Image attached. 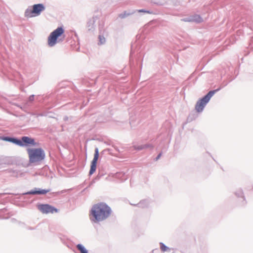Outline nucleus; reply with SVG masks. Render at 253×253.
<instances>
[{"instance_id":"39448f33","label":"nucleus","mask_w":253,"mask_h":253,"mask_svg":"<svg viewBox=\"0 0 253 253\" xmlns=\"http://www.w3.org/2000/svg\"><path fill=\"white\" fill-rule=\"evenodd\" d=\"M64 33V30L62 27H58L50 33L48 38V44L49 46H54L57 42L62 41L59 38Z\"/></svg>"},{"instance_id":"4468645a","label":"nucleus","mask_w":253,"mask_h":253,"mask_svg":"<svg viewBox=\"0 0 253 253\" xmlns=\"http://www.w3.org/2000/svg\"><path fill=\"white\" fill-rule=\"evenodd\" d=\"M234 194L237 197H241V198H243V201H245V202L243 204V205L246 203V202L245 201H246L245 197L244 196V193H243V190L242 189L240 188V189H237L235 192Z\"/></svg>"},{"instance_id":"423d86ee","label":"nucleus","mask_w":253,"mask_h":253,"mask_svg":"<svg viewBox=\"0 0 253 253\" xmlns=\"http://www.w3.org/2000/svg\"><path fill=\"white\" fill-rule=\"evenodd\" d=\"M45 9V7L42 3L34 4L32 9L30 7L27 8L25 11L24 15L26 17L31 18L39 16L41 12Z\"/></svg>"},{"instance_id":"4be33fe9","label":"nucleus","mask_w":253,"mask_h":253,"mask_svg":"<svg viewBox=\"0 0 253 253\" xmlns=\"http://www.w3.org/2000/svg\"><path fill=\"white\" fill-rule=\"evenodd\" d=\"M11 137L5 136V137H3L2 138V139L4 140V141H6L10 142V141L11 140Z\"/></svg>"},{"instance_id":"f03ea898","label":"nucleus","mask_w":253,"mask_h":253,"mask_svg":"<svg viewBox=\"0 0 253 253\" xmlns=\"http://www.w3.org/2000/svg\"><path fill=\"white\" fill-rule=\"evenodd\" d=\"M27 151L31 164L41 162L45 158V152L42 148H28Z\"/></svg>"},{"instance_id":"ddd939ff","label":"nucleus","mask_w":253,"mask_h":253,"mask_svg":"<svg viewBox=\"0 0 253 253\" xmlns=\"http://www.w3.org/2000/svg\"><path fill=\"white\" fill-rule=\"evenodd\" d=\"M135 12V10H132L130 11H125L123 13L119 14V17L121 19H124L128 16L133 14Z\"/></svg>"},{"instance_id":"bb28decb","label":"nucleus","mask_w":253,"mask_h":253,"mask_svg":"<svg viewBox=\"0 0 253 253\" xmlns=\"http://www.w3.org/2000/svg\"><path fill=\"white\" fill-rule=\"evenodd\" d=\"M126 178H127L126 176L124 175V179L126 180Z\"/></svg>"},{"instance_id":"0eeeda50","label":"nucleus","mask_w":253,"mask_h":253,"mask_svg":"<svg viewBox=\"0 0 253 253\" xmlns=\"http://www.w3.org/2000/svg\"><path fill=\"white\" fill-rule=\"evenodd\" d=\"M38 209L42 213L47 214L49 213H53L57 212L58 210L54 207L48 204H40L38 206Z\"/></svg>"},{"instance_id":"2eb2a0df","label":"nucleus","mask_w":253,"mask_h":253,"mask_svg":"<svg viewBox=\"0 0 253 253\" xmlns=\"http://www.w3.org/2000/svg\"><path fill=\"white\" fill-rule=\"evenodd\" d=\"M148 202L147 200L141 201L139 203L137 204V206L141 208H145L148 206Z\"/></svg>"},{"instance_id":"6e6552de","label":"nucleus","mask_w":253,"mask_h":253,"mask_svg":"<svg viewBox=\"0 0 253 253\" xmlns=\"http://www.w3.org/2000/svg\"><path fill=\"white\" fill-rule=\"evenodd\" d=\"M99 157V149L98 148H95L94 157L91 161L90 169L89 172L90 175H92L96 170L97 162Z\"/></svg>"},{"instance_id":"f3484780","label":"nucleus","mask_w":253,"mask_h":253,"mask_svg":"<svg viewBox=\"0 0 253 253\" xmlns=\"http://www.w3.org/2000/svg\"><path fill=\"white\" fill-rule=\"evenodd\" d=\"M160 249L163 252H170V249L165 245L163 243H160Z\"/></svg>"},{"instance_id":"aec40b11","label":"nucleus","mask_w":253,"mask_h":253,"mask_svg":"<svg viewBox=\"0 0 253 253\" xmlns=\"http://www.w3.org/2000/svg\"><path fill=\"white\" fill-rule=\"evenodd\" d=\"M152 2L157 5H162L165 4V2L162 0H152Z\"/></svg>"},{"instance_id":"7ed1b4c3","label":"nucleus","mask_w":253,"mask_h":253,"mask_svg":"<svg viewBox=\"0 0 253 253\" xmlns=\"http://www.w3.org/2000/svg\"><path fill=\"white\" fill-rule=\"evenodd\" d=\"M9 142L22 147L37 146L38 144L35 139L26 136H22L20 139L11 137Z\"/></svg>"},{"instance_id":"7c9ffc66","label":"nucleus","mask_w":253,"mask_h":253,"mask_svg":"<svg viewBox=\"0 0 253 253\" xmlns=\"http://www.w3.org/2000/svg\"><path fill=\"white\" fill-rule=\"evenodd\" d=\"M252 190H253V186L252 187Z\"/></svg>"},{"instance_id":"2f4dec72","label":"nucleus","mask_w":253,"mask_h":253,"mask_svg":"<svg viewBox=\"0 0 253 253\" xmlns=\"http://www.w3.org/2000/svg\"><path fill=\"white\" fill-rule=\"evenodd\" d=\"M252 40L253 41V37L252 38Z\"/></svg>"},{"instance_id":"f8f14e48","label":"nucleus","mask_w":253,"mask_h":253,"mask_svg":"<svg viewBox=\"0 0 253 253\" xmlns=\"http://www.w3.org/2000/svg\"><path fill=\"white\" fill-rule=\"evenodd\" d=\"M95 21L96 18L94 17L89 20L87 22V27L89 31H93L95 29Z\"/></svg>"},{"instance_id":"c85d7f7f","label":"nucleus","mask_w":253,"mask_h":253,"mask_svg":"<svg viewBox=\"0 0 253 253\" xmlns=\"http://www.w3.org/2000/svg\"><path fill=\"white\" fill-rule=\"evenodd\" d=\"M42 114H38L37 116L38 117V116H42Z\"/></svg>"},{"instance_id":"9b49d317","label":"nucleus","mask_w":253,"mask_h":253,"mask_svg":"<svg viewBox=\"0 0 253 253\" xmlns=\"http://www.w3.org/2000/svg\"><path fill=\"white\" fill-rule=\"evenodd\" d=\"M133 147L135 150L140 151L148 148H153V146L150 144H146L140 145H134Z\"/></svg>"},{"instance_id":"5701e85b","label":"nucleus","mask_w":253,"mask_h":253,"mask_svg":"<svg viewBox=\"0 0 253 253\" xmlns=\"http://www.w3.org/2000/svg\"><path fill=\"white\" fill-rule=\"evenodd\" d=\"M35 98V95H31L29 97V101H33L34 100Z\"/></svg>"},{"instance_id":"6ab92c4d","label":"nucleus","mask_w":253,"mask_h":253,"mask_svg":"<svg viewBox=\"0 0 253 253\" xmlns=\"http://www.w3.org/2000/svg\"><path fill=\"white\" fill-rule=\"evenodd\" d=\"M135 11H137L138 12H144V13H148V14H152L153 13V11L151 10H146V9H144L136 10Z\"/></svg>"},{"instance_id":"a878e982","label":"nucleus","mask_w":253,"mask_h":253,"mask_svg":"<svg viewBox=\"0 0 253 253\" xmlns=\"http://www.w3.org/2000/svg\"><path fill=\"white\" fill-rule=\"evenodd\" d=\"M69 118L67 116H64L63 118V120L65 121H67L68 120Z\"/></svg>"},{"instance_id":"b1692460","label":"nucleus","mask_w":253,"mask_h":253,"mask_svg":"<svg viewBox=\"0 0 253 253\" xmlns=\"http://www.w3.org/2000/svg\"><path fill=\"white\" fill-rule=\"evenodd\" d=\"M162 155V153H160V154H158V155L156 157V158L154 159L155 161H158L161 157Z\"/></svg>"},{"instance_id":"1a4fd4ad","label":"nucleus","mask_w":253,"mask_h":253,"mask_svg":"<svg viewBox=\"0 0 253 253\" xmlns=\"http://www.w3.org/2000/svg\"><path fill=\"white\" fill-rule=\"evenodd\" d=\"M50 191V189H41L38 188H35L34 189L30 190L26 193L22 194V195H44L49 192Z\"/></svg>"},{"instance_id":"9d476101","label":"nucleus","mask_w":253,"mask_h":253,"mask_svg":"<svg viewBox=\"0 0 253 253\" xmlns=\"http://www.w3.org/2000/svg\"><path fill=\"white\" fill-rule=\"evenodd\" d=\"M185 22H196L200 23L202 21V18L199 15H195L189 17L185 18L182 19Z\"/></svg>"},{"instance_id":"c756f323","label":"nucleus","mask_w":253,"mask_h":253,"mask_svg":"<svg viewBox=\"0 0 253 253\" xmlns=\"http://www.w3.org/2000/svg\"><path fill=\"white\" fill-rule=\"evenodd\" d=\"M120 174H121V173H118L117 174V176H119V175H120Z\"/></svg>"},{"instance_id":"412c9836","label":"nucleus","mask_w":253,"mask_h":253,"mask_svg":"<svg viewBox=\"0 0 253 253\" xmlns=\"http://www.w3.org/2000/svg\"><path fill=\"white\" fill-rule=\"evenodd\" d=\"M21 173L19 171H18L17 170H14L13 171V174L12 175L13 176H18L19 174H20Z\"/></svg>"},{"instance_id":"a211bd4d","label":"nucleus","mask_w":253,"mask_h":253,"mask_svg":"<svg viewBox=\"0 0 253 253\" xmlns=\"http://www.w3.org/2000/svg\"><path fill=\"white\" fill-rule=\"evenodd\" d=\"M98 39H99L98 44H100V45L103 44L106 42V39L103 36L99 35Z\"/></svg>"},{"instance_id":"dca6fc26","label":"nucleus","mask_w":253,"mask_h":253,"mask_svg":"<svg viewBox=\"0 0 253 253\" xmlns=\"http://www.w3.org/2000/svg\"><path fill=\"white\" fill-rule=\"evenodd\" d=\"M77 248L80 251L81 253H88V251L82 244H78L77 245Z\"/></svg>"},{"instance_id":"cd10ccee","label":"nucleus","mask_w":253,"mask_h":253,"mask_svg":"<svg viewBox=\"0 0 253 253\" xmlns=\"http://www.w3.org/2000/svg\"><path fill=\"white\" fill-rule=\"evenodd\" d=\"M250 46H251V47H253V43H250Z\"/></svg>"},{"instance_id":"20e7f679","label":"nucleus","mask_w":253,"mask_h":253,"mask_svg":"<svg viewBox=\"0 0 253 253\" xmlns=\"http://www.w3.org/2000/svg\"><path fill=\"white\" fill-rule=\"evenodd\" d=\"M220 89V88H219L215 90H211L202 98L198 100L195 105V110L198 113L203 112L207 104L210 100L211 98L215 94V93L219 91Z\"/></svg>"},{"instance_id":"393cba45","label":"nucleus","mask_w":253,"mask_h":253,"mask_svg":"<svg viewBox=\"0 0 253 253\" xmlns=\"http://www.w3.org/2000/svg\"><path fill=\"white\" fill-rule=\"evenodd\" d=\"M134 46V44L132 45L131 46V52H130V55L132 56V50H133V46Z\"/></svg>"},{"instance_id":"f257e3e1","label":"nucleus","mask_w":253,"mask_h":253,"mask_svg":"<svg viewBox=\"0 0 253 253\" xmlns=\"http://www.w3.org/2000/svg\"><path fill=\"white\" fill-rule=\"evenodd\" d=\"M112 210L106 204L100 203L93 205L90 210V219L95 223L106 219L111 214Z\"/></svg>"}]
</instances>
